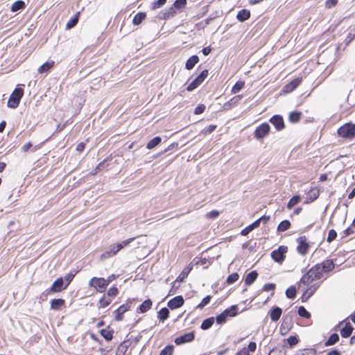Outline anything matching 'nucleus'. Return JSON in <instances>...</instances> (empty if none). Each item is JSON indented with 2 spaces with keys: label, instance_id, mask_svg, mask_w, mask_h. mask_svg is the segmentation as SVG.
I'll list each match as a JSON object with an SVG mask.
<instances>
[{
  "label": "nucleus",
  "instance_id": "nucleus-1",
  "mask_svg": "<svg viewBox=\"0 0 355 355\" xmlns=\"http://www.w3.org/2000/svg\"><path fill=\"white\" fill-rule=\"evenodd\" d=\"M322 277V270L320 264H316L313 266L300 279L299 288L302 287V285L308 286L314 280L320 279Z\"/></svg>",
  "mask_w": 355,
  "mask_h": 355
},
{
  "label": "nucleus",
  "instance_id": "nucleus-2",
  "mask_svg": "<svg viewBox=\"0 0 355 355\" xmlns=\"http://www.w3.org/2000/svg\"><path fill=\"white\" fill-rule=\"evenodd\" d=\"M338 135L345 139L355 137V124L345 123L338 130Z\"/></svg>",
  "mask_w": 355,
  "mask_h": 355
},
{
  "label": "nucleus",
  "instance_id": "nucleus-3",
  "mask_svg": "<svg viewBox=\"0 0 355 355\" xmlns=\"http://www.w3.org/2000/svg\"><path fill=\"white\" fill-rule=\"evenodd\" d=\"M24 94V90L21 88H16L11 94L7 105L10 108H16L20 102Z\"/></svg>",
  "mask_w": 355,
  "mask_h": 355
},
{
  "label": "nucleus",
  "instance_id": "nucleus-4",
  "mask_svg": "<svg viewBox=\"0 0 355 355\" xmlns=\"http://www.w3.org/2000/svg\"><path fill=\"white\" fill-rule=\"evenodd\" d=\"M237 311L238 308L236 305L232 306L229 309H225L216 317V322L219 324L225 323L229 317L235 316L237 314Z\"/></svg>",
  "mask_w": 355,
  "mask_h": 355
},
{
  "label": "nucleus",
  "instance_id": "nucleus-5",
  "mask_svg": "<svg viewBox=\"0 0 355 355\" xmlns=\"http://www.w3.org/2000/svg\"><path fill=\"white\" fill-rule=\"evenodd\" d=\"M89 286L96 288L98 292H104L107 285L104 278L92 277L88 283Z\"/></svg>",
  "mask_w": 355,
  "mask_h": 355
},
{
  "label": "nucleus",
  "instance_id": "nucleus-6",
  "mask_svg": "<svg viewBox=\"0 0 355 355\" xmlns=\"http://www.w3.org/2000/svg\"><path fill=\"white\" fill-rule=\"evenodd\" d=\"M297 252L301 255H306L310 248V244L307 241L306 236H302L297 239Z\"/></svg>",
  "mask_w": 355,
  "mask_h": 355
},
{
  "label": "nucleus",
  "instance_id": "nucleus-7",
  "mask_svg": "<svg viewBox=\"0 0 355 355\" xmlns=\"http://www.w3.org/2000/svg\"><path fill=\"white\" fill-rule=\"evenodd\" d=\"M288 251V248L284 245L279 246L277 250H273L271 253V257L277 263H282L285 259V254Z\"/></svg>",
  "mask_w": 355,
  "mask_h": 355
},
{
  "label": "nucleus",
  "instance_id": "nucleus-8",
  "mask_svg": "<svg viewBox=\"0 0 355 355\" xmlns=\"http://www.w3.org/2000/svg\"><path fill=\"white\" fill-rule=\"evenodd\" d=\"M270 125L267 123L261 124L254 131V136L257 139H263L270 132Z\"/></svg>",
  "mask_w": 355,
  "mask_h": 355
},
{
  "label": "nucleus",
  "instance_id": "nucleus-9",
  "mask_svg": "<svg viewBox=\"0 0 355 355\" xmlns=\"http://www.w3.org/2000/svg\"><path fill=\"white\" fill-rule=\"evenodd\" d=\"M195 335L193 332L186 333L175 339V343L178 345L191 342L194 340Z\"/></svg>",
  "mask_w": 355,
  "mask_h": 355
},
{
  "label": "nucleus",
  "instance_id": "nucleus-10",
  "mask_svg": "<svg viewBox=\"0 0 355 355\" xmlns=\"http://www.w3.org/2000/svg\"><path fill=\"white\" fill-rule=\"evenodd\" d=\"M270 122L275 126L277 130L280 131L284 128L283 117L280 115H275L270 119Z\"/></svg>",
  "mask_w": 355,
  "mask_h": 355
},
{
  "label": "nucleus",
  "instance_id": "nucleus-11",
  "mask_svg": "<svg viewBox=\"0 0 355 355\" xmlns=\"http://www.w3.org/2000/svg\"><path fill=\"white\" fill-rule=\"evenodd\" d=\"M184 299L182 296H176L168 301V306L171 309H176L184 304Z\"/></svg>",
  "mask_w": 355,
  "mask_h": 355
},
{
  "label": "nucleus",
  "instance_id": "nucleus-12",
  "mask_svg": "<svg viewBox=\"0 0 355 355\" xmlns=\"http://www.w3.org/2000/svg\"><path fill=\"white\" fill-rule=\"evenodd\" d=\"M301 82H302V78H297L293 80L291 82L286 84L284 87L283 92L285 93L292 92L298 87V85L301 83Z\"/></svg>",
  "mask_w": 355,
  "mask_h": 355
},
{
  "label": "nucleus",
  "instance_id": "nucleus-13",
  "mask_svg": "<svg viewBox=\"0 0 355 355\" xmlns=\"http://www.w3.org/2000/svg\"><path fill=\"white\" fill-rule=\"evenodd\" d=\"M119 250H120V246H118L117 244L112 245L110 246V248H109V249L107 250H106L105 252H104L101 254V258L102 259H107V258H110L111 257H113L115 254H116V253Z\"/></svg>",
  "mask_w": 355,
  "mask_h": 355
},
{
  "label": "nucleus",
  "instance_id": "nucleus-14",
  "mask_svg": "<svg viewBox=\"0 0 355 355\" xmlns=\"http://www.w3.org/2000/svg\"><path fill=\"white\" fill-rule=\"evenodd\" d=\"M320 195V191L317 188H312L306 194V203H310L316 200Z\"/></svg>",
  "mask_w": 355,
  "mask_h": 355
},
{
  "label": "nucleus",
  "instance_id": "nucleus-15",
  "mask_svg": "<svg viewBox=\"0 0 355 355\" xmlns=\"http://www.w3.org/2000/svg\"><path fill=\"white\" fill-rule=\"evenodd\" d=\"M63 284L64 281L62 278L57 279L52 284L50 288V292L55 293L61 291L62 289L65 288L63 286Z\"/></svg>",
  "mask_w": 355,
  "mask_h": 355
},
{
  "label": "nucleus",
  "instance_id": "nucleus-16",
  "mask_svg": "<svg viewBox=\"0 0 355 355\" xmlns=\"http://www.w3.org/2000/svg\"><path fill=\"white\" fill-rule=\"evenodd\" d=\"M282 313V311L281 308L277 306L275 307L270 311V319L272 321L276 322L280 318Z\"/></svg>",
  "mask_w": 355,
  "mask_h": 355
},
{
  "label": "nucleus",
  "instance_id": "nucleus-17",
  "mask_svg": "<svg viewBox=\"0 0 355 355\" xmlns=\"http://www.w3.org/2000/svg\"><path fill=\"white\" fill-rule=\"evenodd\" d=\"M353 329L354 328L350 323H346L345 327L340 330L341 336L343 338H348L352 334Z\"/></svg>",
  "mask_w": 355,
  "mask_h": 355
},
{
  "label": "nucleus",
  "instance_id": "nucleus-18",
  "mask_svg": "<svg viewBox=\"0 0 355 355\" xmlns=\"http://www.w3.org/2000/svg\"><path fill=\"white\" fill-rule=\"evenodd\" d=\"M199 58L197 55H192L186 62L185 67L188 70L192 69L194 66L198 62Z\"/></svg>",
  "mask_w": 355,
  "mask_h": 355
},
{
  "label": "nucleus",
  "instance_id": "nucleus-19",
  "mask_svg": "<svg viewBox=\"0 0 355 355\" xmlns=\"http://www.w3.org/2000/svg\"><path fill=\"white\" fill-rule=\"evenodd\" d=\"M258 273L257 271L253 270L249 272L245 279V284L248 286L251 285L257 279Z\"/></svg>",
  "mask_w": 355,
  "mask_h": 355
},
{
  "label": "nucleus",
  "instance_id": "nucleus-20",
  "mask_svg": "<svg viewBox=\"0 0 355 355\" xmlns=\"http://www.w3.org/2000/svg\"><path fill=\"white\" fill-rule=\"evenodd\" d=\"M259 226V220H255L254 223L250 224V225L245 227L243 230H241V235L246 236L248 235L250 232H252L255 228L258 227Z\"/></svg>",
  "mask_w": 355,
  "mask_h": 355
},
{
  "label": "nucleus",
  "instance_id": "nucleus-21",
  "mask_svg": "<svg viewBox=\"0 0 355 355\" xmlns=\"http://www.w3.org/2000/svg\"><path fill=\"white\" fill-rule=\"evenodd\" d=\"M55 62L54 61H50V62H46L42 65H41L38 69V73H47L53 66H54Z\"/></svg>",
  "mask_w": 355,
  "mask_h": 355
},
{
  "label": "nucleus",
  "instance_id": "nucleus-22",
  "mask_svg": "<svg viewBox=\"0 0 355 355\" xmlns=\"http://www.w3.org/2000/svg\"><path fill=\"white\" fill-rule=\"evenodd\" d=\"M322 271L329 272L334 268V263L332 260L327 259L320 264Z\"/></svg>",
  "mask_w": 355,
  "mask_h": 355
},
{
  "label": "nucleus",
  "instance_id": "nucleus-23",
  "mask_svg": "<svg viewBox=\"0 0 355 355\" xmlns=\"http://www.w3.org/2000/svg\"><path fill=\"white\" fill-rule=\"evenodd\" d=\"M250 17V12L247 10H241L237 14V19L240 21H244L248 19Z\"/></svg>",
  "mask_w": 355,
  "mask_h": 355
},
{
  "label": "nucleus",
  "instance_id": "nucleus-24",
  "mask_svg": "<svg viewBox=\"0 0 355 355\" xmlns=\"http://www.w3.org/2000/svg\"><path fill=\"white\" fill-rule=\"evenodd\" d=\"M64 300L62 299H54L51 302V309L53 310H60L61 306L64 305Z\"/></svg>",
  "mask_w": 355,
  "mask_h": 355
},
{
  "label": "nucleus",
  "instance_id": "nucleus-25",
  "mask_svg": "<svg viewBox=\"0 0 355 355\" xmlns=\"http://www.w3.org/2000/svg\"><path fill=\"white\" fill-rule=\"evenodd\" d=\"M153 302L150 300H146L143 303L139 306V311L141 313H146L148 311L152 306Z\"/></svg>",
  "mask_w": 355,
  "mask_h": 355
},
{
  "label": "nucleus",
  "instance_id": "nucleus-26",
  "mask_svg": "<svg viewBox=\"0 0 355 355\" xmlns=\"http://www.w3.org/2000/svg\"><path fill=\"white\" fill-rule=\"evenodd\" d=\"M101 335L107 340V341H110L112 340V334H113V331L111 330L109 327L108 328H106V329H101Z\"/></svg>",
  "mask_w": 355,
  "mask_h": 355
},
{
  "label": "nucleus",
  "instance_id": "nucleus-27",
  "mask_svg": "<svg viewBox=\"0 0 355 355\" xmlns=\"http://www.w3.org/2000/svg\"><path fill=\"white\" fill-rule=\"evenodd\" d=\"M214 322V318L213 317L208 318L203 320V322L201 324L200 328L202 330H207L209 329Z\"/></svg>",
  "mask_w": 355,
  "mask_h": 355
},
{
  "label": "nucleus",
  "instance_id": "nucleus-28",
  "mask_svg": "<svg viewBox=\"0 0 355 355\" xmlns=\"http://www.w3.org/2000/svg\"><path fill=\"white\" fill-rule=\"evenodd\" d=\"M162 141V138L160 137H155L153 139L148 141L146 145V148L148 149H153L159 145Z\"/></svg>",
  "mask_w": 355,
  "mask_h": 355
},
{
  "label": "nucleus",
  "instance_id": "nucleus-29",
  "mask_svg": "<svg viewBox=\"0 0 355 355\" xmlns=\"http://www.w3.org/2000/svg\"><path fill=\"white\" fill-rule=\"evenodd\" d=\"M146 15L145 12H138L133 18L132 23L135 25L140 24L146 18Z\"/></svg>",
  "mask_w": 355,
  "mask_h": 355
},
{
  "label": "nucleus",
  "instance_id": "nucleus-30",
  "mask_svg": "<svg viewBox=\"0 0 355 355\" xmlns=\"http://www.w3.org/2000/svg\"><path fill=\"white\" fill-rule=\"evenodd\" d=\"M79 15L80 12H77L72 18L70 19L66 24L67 29H70L76 25L78 21Z\"/></svg>",
  "mask_w": 355,
  "mask_h": 355
},
{
  "label": "nucleus",
  "instance_id": "nucleus-31",
  "mask_svg": "<svg viewBox=\"0 0 355 355\" xmlns=\"http://www.w3.org/2000/svg\"><path fill=\"white\" fill-rule=\"evenodd\" d=\"M25 3L22 1H15L11 6L12 12H17L25 8Z\"/></svg>",
  "mask_w": 355,
  "mask_h": 355
},
{
  "label": "nucleus",
  "instance_id": "nucleus-32",
  "mask_svg": "<svg viewBox=\"0 0 355 355\" xmlns=\"http://www.w3.org/2000/svg\"><path fill=\"white\" fill-rule=\"evenodd\" d=\"M300 196L299 195H295L293 198L290 199L287 204V208L288 209H291L295 205H296L300 201Z\"/></svg>",
  "mask_w": 355,
  "mask_h": 355
},
{
  "label": "nucleus",
  "instance_id": "nucleus-33",
  "mask_svg": "<svg viewBox=\"0 0 355 355\" xmlns=\"http://www.w3.org/2000/svg\"><path fill=\"white\" fill-rule=\"evenodd\" d=\"M169 315V311L166 308H162L159 312H158V318L159 320L164 322L166 320Z\"/></svg>",
  "mask_w": 355,
  "mask_h": 355
},
{
  "label": "nucleus",
  "instance_id": "nucleus-34",
  "mask_svg": "<svg viewBox=\"0 0 355 355\" xmlns=\"http://www.w3.org/2000/svg\"><path fill=\"white\" fill-rule=\"evenodd\" d=\"M339 340V336L337 334H333L325 342V346H330L336 344Z\"/></svg>",
  "mask_w": 355,
  "mask_h": 355
},
{
  "label": "nucleus",
  "instance_id": "nucleus-35",
  "mask_svg": "<svg viewBox=\"0 0 355 355\" xmlns=\"http://www.w3.org/2000/svg\"><path fill=\"white\" fill-rule=\"evenodd\" d=\"M290 227H291V223L288 220H285L282 221L279 224V225L277 227V231L278 232H284V231L287 230Z\"/></svg>",
  "mask_w": 355,
  "mask_h": 355
},
{
  "label": "nucleus",
  "instance_id": "nucleus-36",
  "mask_svg": "<svg viewBox=\"0 0 355 355\" xmlns=\"http://www.w3.org/2000/svg\"><path fill=\"white\" fill-rule=\"evenodd\" d=\"M111 299L103 296L98 301V308H105L111 303Z\"/></svg>",
  "mask_w": 355,
  "mask_h": 355
},
{
  "label": "nucleus",
  "instance_id": "nucleus-37",
  "mask_svg": "<svg viewBox=\"0 0 355 355\" xmlns=\"http://www.w3.org/2000/svg\"><path fill=\"white\" fill-rule=\"evenodd\" d=\"M208 76V71L207 69L203 70L194 80L199 85L202 84L205 79Z\"/></svg>",
  "mask_w": 355,
  "mask_h": 355
},
{
  "label": "nucleus",
  "instance_id": "nucleus-38",
  "mask_svg": "<svg viewBox=\"0 0 355 355\" xmlns=\"http://www.w3.org/2000/svg\"><path fill=\"white\" fill-rule=\"evenodd\" d=\"M301 114H302L301 112H297V111L291 112L289 114L290 121H291L293 123L297 122L300 119Z\"/></svg>",
  "mask_w": 355,
  "mask_h": 355
},
{
  "label": "nucleus",
  "instance_id": "nucleus-39",
  "mask_svg": "<svg viewBox=\"0 0 355 355\" xmlns=\"http://www.w3.org/2000/svg\"><path fill=\"white\" fill-rule=\"evenodd\" d=\"M245 83L243 81H238L233 86L232 89V93L236 94L239 92L244 87Z\"/></svg>",
  "mask_w": 355,
  "mask_h": 355
},
{
  "label": "nucleus",
  "instance_id": "nucleus-40",
  "mask_svg": "<svg viewBox=\"0 0 355 355\" xmlns=\"http://www.w3.org/2000/svg\"><path fill=\"white\" fill-rule=\"evenodd\" d=\"M286 295L289 299H293L296 295V288L295 286H291L286 291Z\"/></svg>",
  "mask_w": 355,
  "mask_h": 355
},
{
  "label": "nucleus",
  "instance_id": "nucleus-41",
  "mask_svg": "<svg viewBox=\"0 0 355 355\" xmlns=\"http://www.w3.org/2000/svg\"><path fill=\"white\" fill-rule=\"evenodd\" d=\"M320 284L318 283H315L309 286L308 288H305V290L308 292L309 295L311 296L314 294V293L319 288Z\"/></svg>",
  "mask_w": 355,
  "mask_h": 355
},
{
  "label": "nucleus",
  "instance_id": "nucleus-42",
  "mask_svg": "<svg viewBox=\"0 0 355 355\" xmlns=\"http://www.w3.org/2000/svg\"><path fill=\"white\" fill-rule=\"evenodd\" d=\"M128 347V345L125 343L120 344L116 349V355H125Z\"/></svg>",
  "mask_w": 355,
  "mask_h": 355
},
{
  "label": "nucleus",
  "instance_id": "nucleus-43",
  "mask_svg": "<svg viewBox=\"0 0 355 355\" xmlns=\"http://www.w3.org/2000/svg\"><path fill=\"white\" fill-rule=\"evenodd\" d=\"M239 275L237 272L230 275L226 280L228 284H232L239 279Z\"/></svg>",
  "mask_w": 355,
  "mask_h": 355
},
{
  "label": "nucleus",
  "instance_id": "nucleus-44",
  "mask_svg": "<svg viewBox=\"0 0 355 355\" xmlns=\"http://www.w3.org/2000/svg\"><path fill=\"white\" fill-rule=\"evenodd\" d=\"M166 3V0H157L152 3L151 8L153 10H156L161 8Z\"/></svg>",
  "mask_w": 355,
  "mask_h": 355
},
{
  "label": "nucleus",
  "instance_id": "nucleus-45",
  "mask_svg": "<svg viewBox=\"0 0 355 355\" xmlns=\"http://www.w3.org/2000/svg\"><path fill=\"white\" fill-rule=\"evenodd\" d=\"M241 98H242V95H237V96L233 97L232 98H231L230 100V101H228V103L227 104H225V106H227V105H229L230 106H234L239 102V101Z\"/></svg>",
  "mask_w": 355,
  "mask_h": 355
},
{
  "label": "nucleus",
  "instance_id": "nucleus-46",
  "mask_svg": "<svg viewBox=\"0 0 355 355\" xmlns=\"http://www.w3.org/2000/svg\"><path fill=\"white\" fill-rule=\"evenodd\" d=\"M298 314L300 316L309 318L311 317V314L306 311V309L304 306H300L298 309Z\"/></svg>",
  "mask_w": 355,
  "mask_h": 355
},
{
  "label": "nucleus",
  "instance_id": "nucleus-47",
  "mask_svg": "<svg viewBox=\"0 0 355 355\" xmlns=\"http://www.w3.org/2000/svg\"><path fill=\"white\" fill-rule=\"evenodd\" d=\"M337 236V233L334 230H330L328 233V236L327 238V241L328 243H331Z\"/></svg>",
  "mask_w": 355,
  "mask_h": 355
},
{
  "label": "nucleus",
  "instance_id": "nucleus-48",
  "mask_svg": "<svg viewBox=\"0 0 355 355\" xmlns=\"http://www.w3.org/2000/svg\"><path fill=\"white\" fill-rule=\"evenodd\" d=\"M275 284L273 283L266 284L263 286V291H272L271 295H274V290L275 289Z\"/></svg>",
  "mask_w": 355,
  "mask_h": 355
},
{
  "label": "nucleus",
  "instance_id": "nucleus-49",
  "mask_svg": "<svg viewBox=\"0 0 355 355\" xmlns=\"http://www.w3.org/2000/svg\"><path fill=\"white\" fill-rule=\"evenodd\" d=\"M268 355H286V351L284 349L275 348L270 351Z\"/></svg>",
  "mask_w": 355,
  "mask_h": 355
},
{
  "label": "nucleus",
  "instance_id": "nucleus-50",
  "mask_svg": "<svg viewBox=\"0 0 355 355\" xmlns=\"http://www.w3.org/2000/svg\"><path fill=\"white\" fill-rule=\"evenodd\" d=\"M173 346H167L160 352L159 355H172L173 354Z\"/></svg>",
  "mask_w": 355,
  "mask_h": 355
},
{
  "label": "nucleus",
  "instance_id": "nucleus-51",
  "mask_svg": "<svg viewBox=\"0 0 355 355\" xmlns=\"http://www.w3.org/2000/svg\"><path fill=\"white\" fill-rule=\"evenodd\" d=\"M135 237L130 238L128 239L124 240L121 243H117L118 246H120V250L123 248L125 246L128 245L132 241L135 240Z\"/></svg>",
  "mask_w": 355,
  "mask_h": 355
},
{
  "label": "nucleus",
  "instance_id": "nucleus-52",
  "mask_svg": "<svg viewBox=\"0 0 355 355\" xmlns=\"http://www.w3.org/2000/svg\"><path fill=\"white\" fill-rule=\"evenodd\" d=\"M187 3V0H176L174 3H173V6L175 8H182L183 7L185 6Z\"/></svg>",
  "mask_w": 355,
  "mask_h": 355
},
{
  "label": "nucleus",
  "instance_id": "nucleus-53",
  "mask_svg": "<svg viewBox=\"0 0 355 355\" xmlns=\"http://www.w3.org/2000/svg\"><path fill=\"white\" fill-rule=\"evenodd\" d=\"M211 296L207 295L205 297H204L202 300V302L198 305V308H203L205 306L208 304L210 302Z\"/></svg>",
  "mask_w": 355,
  "mask_h": 355
},
{
  "label": "nucleus",
  "instance_id": "nucleus-54",
  "mask_svg": "<svg viewBox=\"0 0 355 355\" xmlns=\"http://www.w3.org/2000/svg\"><path fill=\"white\" fill-rule=\"evenodd\" d=\"M189 270L184 269L177 278V281L182 282L188 275Z\"/></svg>",
  "mask_w": 355,
  "mask_h": 355
},
{
  "label": "nucleus",
  "instance_id": "nucleus-55",
  "mask_svg": "<svg viewBox=\"0 0 355 355\" xmlns=\"http://www.w3.org/2000/svg\"><path fill=\"white\" fill-rule=\"evenodd\" d=\"M129 309H130V305L122 304L116 310V312H119L120 313L123 314L125 312H126L128 310H129Z\"/></svg>",
  "mask_w": 355,
  "mask_h": 355
},
{
  "label": "nucleus",
  "instance_id": "nucleus-56",
  "mask_svg": "<svg viewBox=\"0 0 355 355\" xmlns=\"http://www.w3.org/2000/svg\"><path fill=\"white\" fill-rule=\"evenodd\" d=\"M200 85L193 80L187 87V91L191 92L197 88Z\"/></svg>",
  "mask_w": 355,
  "mask_h": 355
},
{
  "label": "nucleus",
  "instance_id": "nucleus-57",
  "mask_svg": "<svg viewBox=\"0 0 355 355\" xmlns=\"http://www.w3.org/2000/svg\"><path fill=\"white\" fill-rule=\"evenodd\" d=\"M200 85L193 80L187 87V91L191 92L197 88Z\"/></svg>",
  "mask_w": 355,
  "mask_h": 355
},
{
  "label": "nucleus",
  "instance_id": "nucleus-58",
  "mask_svg": "<svg viewBox=\"0 0 355 355\" xmlns=\"http://www.w3.org/2000/svg\"><path fill=\"white\" fill-rule=\"evenodd\" d=\"M205 110V105L203 104L198 105L194 110L195 114H202Z\"/></svg>",
  "mask_w": 355,
  "mask_h": 355
},
{
  "label": "nucleus",
  "instance_id": "nucleus-59",
  "mask_svg": "<svg viewBox=\"0 0 355 355\" xmlns=\"http://www.w3.org/2000/svg\"><path fill=\"white\" fill-rule=\"evenodd\" d=\"M219 216V212L216 210H214L208 212L206 214V217L208 218H216Z\"/></svg>",
  "mask_w": 355,
  "mask_h": 355
},
{
  "label": "nucleus",
  "instance_id": "nucleus-60",
  "mask_svg": "<svg viewBox=\"0 0 355 355\" xmlns=\"http://www.w3.org/2000/svg\"><path fill=\"white\" fill-rule=\"evenodd\" d=\"M118 294V289L116 287L110 288L107 291V295L110 297H115Z\"/></svg>",
  "mask_w": 355,
  "mask_h": 355
},
{
  "label": "nucleus",
  "instance_id": "nucleus-61",
  "mask_svg": "<svg viewBox=\"0 0 355 355\" xmlns=\"http://www.w3.org/2000/svg\"><path fill=\"white\" fill-rule=\"evenodd\" d=\"M287 342L290 345V346H293L298 343V340L296 336H291L288 338Z\"/></svg>",
  "mask_w": 355,
  "mask_h": 355
},
{
  "label": "nucleus",
  "instance_id": "nucleus-62",
  "mask_svg": "<svg viewBox=\"0 0 355 355\" xmlns=\"http://www.w3.org/2000/svg\"><path fill=\"white\" fill-rule=\"evenodd\" d=\"M338 3V0H327L325 2V6L327 8H331L334 7Z\"/></svg>",
  "mask_w": 355,
  "mask_h": 355
},
{
  "label": "nucleus",
  "instance_id": "nucleus-63",
  "mask_svg": "<svg viewBox=\"0 0 355 355\" xmlns=\"http://www.w3.org/2000/svg\"><path fill=\"white\" fill-rule=\"evenodd\" d=\"M302 291L304 293L301 297V299L303 302H305L311 297V295L308 293V292L305 290V288H303Z\"/></svg>",
  "mask_w": 355,
  "mask_h": 355
},
{
  "label": "nucleus",
  "instance_id": "nucleus-64",
  "mask_svg": "<svg viewBox=\"0 0 355 355\" xmlns=\"http://www.w3.org/2000/svg\"><path fill=\"white\" fill-rule=\"evenodd\" d=\"M298 355H316V352L314 349H309L302 351Z\"/></svg>",
  "mask_w": 355,
  "mask_h": 355
}]
</instances>
